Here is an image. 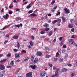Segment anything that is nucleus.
<instances>
[{
  "label": "nucleus",
  "mask_w": 77,
  "mask_h": 77,
  "mask_svg": "<svg viewBox=\"0 0 77 77\" xmlns=\"http://www.w3.org/2000/svg\"><path fill=\"white\" fill-rule=\"evenodd\" d=\"M26 77H32V72H29V73H27L26 75Z\"/></svg>",
  "instance_id": "f257e3e1"
},
{
  "label": "nucleus",
  "mask_w": 77,
  "mask_h": 77,
  "mask_svg": "<svg viewBox=\"0 0 77 77\" xmlns=\"http://www.w3.org/2000/svg\"><path fill=\"white\" fill-rule=\"evenodd\" d=\"M46 74V73L45 71H42V73L40 74L41 77H45Z\"/></svg>",
  "instance_id": "f03ea898"
},
{
  "label": "nucleus",
  "mask_w": 77,
  "mask_h": 77,
  "mask_svg": "<svg viewBox=\"0 0 77 77\" xmlns=\"http://www.w3.org/2000/svg\"><path fill=\"white\" fill-rule=\"evenodd\" d=\"M10 64L11 66H7V68H12V66H13V65H14V61H12L11 62Z\"/></svg>",
  "instance_id": "7ed1b4c3"
},
{
  "label": "nucleus",
  "mask_w": 77,
  "mask_h": 77,
  "mask_svg": "<svg viewBox=\"0 0 77 77\" xmlns=\"http://www.w3.org/2000/svg\"><path fill=\"white\" fill-rule=\"evenodd\" d=\"M0 69L2 70L5 69V66L3 64H0Z\"/></svg>",
  "instance_id": "20e7f679"
},
{
  "label": "nucleus",
  "mask_w": 77,
  "mask_h": 77,
  "mask_svg": "<svg viewBox=\"0 0 77 77\" xmlns=\"http://www.w3.org/2000/svg\"><path fill=\"white\" fill-rule=\"evenodd\" d=\"M20 56H21V54L20 53L16 54H15V57L17 59H18V58H19L20 57Z\"/></svg>",
  "instance_id": "39448f33"
},
{
  "label": "nucleus",
  "mask_w": 77,
  "mask_h": 77,
  "mask_svg": "<svg viewBox=\"0 0 77 77\" xmlns=\"http://www.w3.org/2000/svg\"><path fill=\"white\" fill-rule=\"evenodd\" d=\"M36 66V65H30L29 66V68H31L33 69H35Z\"/></svg>",
  "instance_id": "423d86ee"
},
{
  "label": "nucleus",
  "mask_w": 77,
  "mask_h": 77,
  "mask_svg": "<svg viewBox=\"0 0 77 77\" xmlns=\"http://www.w3.org/2000/svg\"><path fill=\"white\" fill-rule=\"evenodd\" d=\"M42 54V53L40 51H38L37 52L36 55L37 56H41Z\"/></svg>",
  "instance_id": "0eeeda50"
},
{
  "label": "nucleus",
  "mask_w": 77,
  "mask_h": 77,
  "mask_svg": "<svg viewBox=\"0 0 77 77\" xmlns=\"http://www.w3.org/2000/svg\"><path fill=\"white\" fill-rule=\"evenodd\" d=\"M13 26L14 27H17L19 28L20 27H22L23 26V24H22V23H20V24L14 25Z\"/></svg>",
  "instance_id": "6e6552de"
},
{
  "label": "nucleus",
  "mask_w": 77,
  "mask_h": 77,
  "mask_svg": "<svg viewBox=\"0 0 77 77\" xmlns=\"http://www.w3.org/2000/svg\"><path fill=\"white\" fill-rule=\"evenodd\" d=\"M9 14H6V15H4L3 16V18H5V19H6V20H8V17H9Z\"/></svg>",
  "instance_id": "1a4fd4ad"
},
{
  "label": "nucleus",
  "mask_w": 77,
  "mask_h": 77,
  "mask_svg": "<svg viewBox=\"0 0 77 77\" xmlns=\"http://www.w3.org/2000/svg\"><path fill=\"white\" fill-rule=\"evenodd\" d=\"M64 10L65 12H66V14H69V13H70V11H69V10L67 9V8H65L64 9Z\"/></svg>",
  "instance_id": "9d476101"
},
{
  "label": "nucleus",
  "mask_w": 77,
  "mask_h": 77,
  "mask_svg": "<svg viewBox=\"0 0 77 77\" xmlns=\"http://www.w3.org/2000/svg\"><path fill=\"white\" fill-rule=\"evenodd\" d=\"M38 62H39V60H38V59L37 58H35L34 62V63H37Z\"/></svg>",
  "instance_id": "9b49d317"
},
{
  "label": "nucleus",
  "mask_w": 77,
  "mask_h": 77,
  "mask_svg": "<svg viewBox=\"0 0 77 77\" xmlns=\"http://www.w3.org/2000/svg\"><path fill=\"white\" fill-rule=\"evenodd\" d=\"M57 20V22L58 23H60L61 22V21H62V20L61 19H58L56 20Z\"/></svg>",
  "instance_id": "f8f14e48"
},
{
  "label": "nucleus",
  "mask_w": 77,
  "mask_h": 77,
  "mask_svg": "<svg viewBox=\"0 0 77 77\" xmlns=\"http://www.w3.org/2000/svg\"><path fill=\"white\" fill-rule=\"evenodd\" d=\"M18 38H19V36L17 35L13 37V39H17Z\"/></svg>",
  "instance_id": "ddd939ff"
},
{
  "label": "nucleus",
  "mask_w": 77,
  "mask_h": 77,
  "mask_svg": "<svg viewBox=\"0 0 77 77\" xmlns=\"http://www.w3.org/2000/svg\"><path fill=\"white\" fill-rule=\"evenodd\" d=\"M7 59H4L3 60H2L0 61V62L1 63H3V62H5V61H6Z\"/></svg>",
  "instance_id": "4468645a"
},
{
  "label": "nucleus",
  "mask_w": 77,
  "mask_h": 77,
  "mask_svg": "<svg viewBox=\"0 0 77 77\" xmlns=\"http://www.w3.org/2000/svg\"><path fill=\"white\" fill-rule=\"evenodd\" d=\"M17 48L18 49L20 48V44L19 42H17Z\"/></svg>",
  "instance_id": "2eb2a0df"
},
{
  "label": "nucleus",
  "mask_w": 77,
  "mask_h": 77,
  "mask_svg": "<svg viewBox=\"0 0 77 77\" xmlns=\"http://www.w3.org/2000/svg\"><path fill=\"white\" fill-rule=\"evenodd\" d=\"M43 26L44 27H49V25L47 23H45V25H43Z\"/></svg>",
  "instance_id": "dca6fc26"
},
{
  "label": "nucleus",
  "mask_w": 77,
  "mask_h": 77,
  "mask_svg": "<svg viewBox=\"0 0 77 77\" xmlns=\"http://www.w3.org/2000/svg\"><path fill=\"white\" fill-rule=\"evenodd\" d=\"M45 30H46V32H47V33H48V31L49 30H50V28H46Z\"/></svg>",
  "instance_id": "f3484780"
},
{
  "label": "nucleus",
  "mask_w": 77,
  "mask_h": 77,
  "mask_svg": "<svg viewBox=\"0 0 77 77\" xmlns=\"http://www.w3.org/2000/svg\"><path fill=\"white\" fill-rule=\"evenodd\" d=\"M16 19L17 21H19V20H21V18L20 17H16Z\"/></svg>",
  "instance_id": "a211bd4d"
},
{
  "label": "nucleus",
  "mask_w": 77,
  "mask_h": 77,
  "mask_svg": "<svg viewBox=\"0 0 77 77\" xmlns=\"http://www.w3.org/2000/svg\"><path fill=\"white\" fill-rule=\"evenodd\" d=\"M68 27H69V28H72L73 27V26L72 25H71V24H69L68 25Z\"/></svg>",
  "instance_id": "6ab92c4d"
},
{
  "label": "nucleus",
  "mask_w": 77,
  "mask_h": 77,
  "mask_svg": "<svg viewBox=\"0 0 77 77\" xmlns=\"http://www.w3.org/2000/svg\"><path fill=\"white\" fill-rule=\"evenodd\" d=\"M62 20L63 22H65V21H66V18H65V17H62Z\"/></svg>",
  "instance_id": "aec40b11"
},
{
  "label": "nucleus",
  "mask_w": 77,
  "mask_h": 77,
  "mask_svg": "<svg viewBox=\"0 0 77 77\" xmlns=\"http://www.w3.org/2000/svg\"><path fill=\"white\" fill-rule=\"evenodd\" d=\"M53 34V32L52 31H50L48 33V36H51Z\"/></svg>",
  "instance_id": "412c9836"
},
{
  "label": "nucleus",
  "mask_w": 77,
  "mask_h": 77,
  "mask_svg": "<svg viewBox=\"0 0 77 77\" xmlns=\"http://www.w3.org/2000/svg\"><path fill=\"white\" fill-rule=\"evenodd\" d=\"M58 60V58H57V57L55 58V57H54L53 58V60L55 61H56L57 60Z\"/></svg>",
  "instance_id": "4be33fe9"
},
{
  "label": "nucleus",
  "mask_w": 77,
  "mask_h": 77,
  "mask_svg": "<svg viewBox=\"0 0 77 77\" xmlns=\"http://www.w3.org/2000/svg\"><path fill=\"white\" fill-rule=\"evenodd\" d=\"M55 3V0H52V2H51V5H53Z\"/></svg>",
  "instance_id": "5701e85b"
},
{
  "label": "nucleus",
  "mask_w": 77,
  "mask_h": 77,
  "mask_svg": "<svg viewBox=\"0 0 77 77\" xmlns=\"http://www.w3.org/2000/svg\"><path fill=\"white\" fill-rule=\"evenodd\" d=\"M11 56V53H8V54L6 55L7 57H10Z\"/></svg>",
  "instance_id": "b1692460"
},
{
  "label": "nucleus",
  "mask_w": 77,
  "mask_h": 77,
  "mask_svg": "<svg viewBox=\"0 0 77 77\" xmlns=\"http://www.w3.org/2000/svg\"><path fill=\"white\" fill-rule=\"evenodd\" d=\"M70 22L71 23H74L75 22V21L74 20V19H71L70 20Z\"/></svg>",
  "instance_id": "393cba45"
},
{
  "label": "nucleus",
  "mask_w": 77,
  "mask_h": 77,
  "mask_svg": "<svg viewBox=\"0 0 77 77\" xmlns=\"http://www.w3.org/2000/svg\"><path fill=\"white\" fill-rule=\"evenodd\" d=\"M71 75L72 77H74V76H75V73L73 72L71 74Z\"/></svg>",
  "instance_id": "a878e982"
},
{
  "label": "nucleus",
  "mask_w": 77,
  "mask_h": 77,
  "mask_svg": "<svg viewBox=\"0 0 77 77\" xmlns=\"http://www.w3.org/2000/svg\"><path fill=\"white\" fill-rule=\"evenodd\" d=\"M31 8V6H30V4L27 6L26 8V9H30Z\"/></svg>",
  "instance_id": "bb28decb"
},
{
  "label": "nucleus",
  "mask_w": 77,
  "mask_h": 77,
  "mask_svg": "<svg viewBox=\"0 0 77 77\" xmlns=\"http://www.w3.org/2000/svg\"><path fill=\"white\" fill-rule=\"evenodd\" d=\"M27 46L28 47V48H32V46H30V45H28Z\"/></svg>",
  "instance_id": "cd10ccee"
},
{
  "label": "nucleus",
  "mask_w": 77,
  "mask_h": 77,
  "mask_svg": "<svg viewBox=\"0 0 77 77\" xmlns=\"http://www.w3.org/2000/svg\"><path fill=\"white\" fill-rule=\"evenodd\" d=\"M29 57H26L25 58L24 61H27V60H29Z\"/></svg>",
  "instance_id": "c85d7f7f"
},
{
  "label": "nucleus",
  "mask_w": 77,
  "mask_h": 77,
  "mask_svg": "<svg viewBox=\"0 0 77 77\" xmlns=\"http://www.w3.org/2000/svg\"><path fill=\"white\" fill-rule=\"evenodd\" d=\"M29 44L31 46V47H33V42H29Z\"/></svg>",
  "instance_id": "c756f323"
},
{
  "label": "nucleus",
  "mask_w": 77,
  "mask_h": 77,
  "mask_svg": "<svg viewBox=\"0 0 77 77\" xmlns=\"http://www.w3.org/2000/svg\"><path fill=\"white\" fill-rule=\"evenodd\" d=\"M57 71L56 72H57L58 73L60 72V69H57Z\"/></svg>",
  "instance_id": "7c9ffc66"
},
{
  "label": "nucleus",
  "mask_w": 77,
  "mask_h": 77,
  "mask_svg": "<svg viewBox=\"0 0 77 77\" xmlns=\"http://www.w3.org/2000/svg\"><path fill=\"white\" fill-rule=\"evenodd\" d=\"M46 58H49V57H51V55H46Z\"/></svg>",
  "instance_id": "2f4dec72"
},
{
  "label": "nucleus",
  "mask_w": 77,
  "mask_h": 77,
  "mask_svg": "<svg viewBox=\"0 0 77 77\" xmlns=\"http://www.w3.org/2000/svg\"><path fill=\"white\" fill-rule=\"evenodd\" d=\"M63 72H66L67 71V69L64 68L63 69Z\"/></svg>",
  "instance_id": "473e14b6"
},
{
  "label": "nucleus",
  "mask_w": 77,
  "mask_h": 77,
  "mask_svg": "<svg viewBox=\"0 0 77 77\" xmlns=\"http://www.w3.org/2000/svg\"><path fill=\"white\" fill-rule=\"evenodd\" d=\"M67 65L68 66H72V64H71L70 63H67Z\"/></svg>",
  "instance_id": "72a5a7b5"
},
{
  "label": "nucleus",
  "mask_w": 77,
  "mask_h": 77,
  "mask_svg": "<svg viewBox=\"0 0 77 77\" xmlns=\"http://www.w3.org/2000/svg\"><path fill=\"white\" fill-rule=\"evenodd\" d=\"M36 15L34 13L31 14V16H34V17H36Z\"/></svg>",
  "instance_id": "f704fd0d"
},
{
  "label": "nucleus",
  "mask_w": 77,
  "mask_h": 77,
  "mask_svg": "<svg viewBox=\"0 0 77 77\" xmlns=\"http://www.w3.org/2000/svg\"><path fill=\"white\" fill-rule=\"evenodd\" d=\"M13 13V11H9V12H8V14H10V15H11V14H12Z\"/></svg>",
  "instance_id": "c9c22d12"
},
{
  "label": "nucleus",
  "mask_w": 77,
  "mask_h": 77,
  "mask_svg": "<svg viewBox=\"0 0 77 77\" xmlns=\"http://www.w3.org/2000/svg\"><path fill=\"white\" fill-rule=\"evenodd\" d=\"M58 75V72H56L55 73V76L56 77H57Z\"/></svg>",
  "instance_id": "e433bc0d"
},
{
  "label": "nucleus",
  "mask_w": 77,
  "mask_h": 77,
  "mask_svg": "<svg viewBox=\"0 0 77 77\" xmlns=\"http://www.w3.org/2000/svg\"><path fill=\"white\" fill-rule=\"evenodd\" d=\"M56 22H57V21L56 20H54L52 22V23L54 24V23H56Z\"/></svg>",
  "instance_id": "4c0bfd02"
},
{
  "label": "nucleus",
  "mask_w": 77,
  "mask_h": 77,
  "mask_svg": "<svg viewBox=\"0 0 77 77\" xmlns=\"http://www.w3.org/2000/svg\"><path fill=\"white\" fill-rule=\"evenodd\" d=\"M45 49L46 50H48V51H49L50 50V49L48 47H46L45 48Z\"/></svg>",
  "instance_id": "58836bf2"
},
{
  "label": "nucleus",
  "mask_w": 77,
  "mask_h": 77,
  "mask_svg": "<svg viewBox=\"0 0 77 77\" xmlns=\"http://www.w3.org/2000/svg\"><path fill=\"white\" fill-rule=\"evenodd\" d=\"M60 12L59 11L56 14V15L57 16H58V15H60Z\"/></svg>",
  "instance_id": "ea45409f"
},
{
  "label": "nucleus",
  "mask_w": 77,
  "mask_h": 77,
  "mask_svg": "<svg viewBox=\"0 0 77 77\" xmlns=\"http://www.w3.org/2000/svg\"><path fill=\"white\" fill-rule=\"evenodd\" d=\"M31 38L32 39H33V40H34V39H35V36L33 35L31 36Z\"/></svg>",
  "instance_id": "a19ab883"
},
{
  "label": "nucleus",
  "mask_w": 77,
  "mask_h": 77,
  "mask_svg": "<svg viewBox=\"0 0 77 77\" xmlns=\"http://www.w3.org/2000/svg\"><path fill=\"white\" fill-rule=\"evenodd\" d=\"M33 12V11L32 10H30L28 12V14H31V13H32Z\"/></svg>",
  "instance_id": "79ce46f5"
},
{
  "label": "nucleus",
  "mask_w": 77,
  "mask_h": 77,
  "mask_svg": "<svg viewBox=\"0 0 77 77\" xmlns=\"http://www.w3.org/2000/svg\"><path fill=\"white\" fill-rule=\"evenodd\" d=\"M20 70V68H18L16 69V72H19V71Z\"/></svg>",
  "instance_id": "37998d69"
},
{
  "label": "nucleus",
  "mask_w": 77,
  "mask_h": 77,
  "mask_svg": "<svg viewBox=\"0 0 77 77\" xmlns=\"http://www.w3.org/2000/svg\"><path fill=\"white\" fill-rule=\"evenodd\" d=\"M40 33H41V34H42V35H43V34H44V33H45V32L42 31L40 32Z\"/></svg>",
  "instance_id": "c03bdc74"
},
{
  "label": "nucleus",
  "mask_w": 77,
  "mask_h": 77,
  "mask_svg": "<svg viewBox=\"0 0 77 77\" xmlns=\"http://www.w3.org/2000/svg\"><path fill=\"white\" fill-rule=\"evenodd\" d=\"M59 53L57 52L56 55V57H57V56H59Z\"/></svg>",
  "instance_id": "a18cd8bd"
},
{
  "label": "nucleus",
  "mask_w": 77,
  "mask_h": 77,
  "mask_svg": "<svg viewBox=\"0 0 77 77\" xmlns=\"http://www.w3.org/2000/svg\"><path fill=\"white\" fill-rule=\"evenodd\" d=\"M14 52H17L18 51V50L16 49H14Z\"/></svg>",
  "instance_id": "49530a36"
},
{
  "label": "nucleus",
  "mask_w": 77,
  "mask_h": 77,
  "mask_svg": "<svg viewBox=\"0 0 77 77\" xmlns=\"http://www.w3.org/2000/svg\"><path fill=\"white\" fill-rule=\"evenodd\" d=\"M56 38H55L53 41V44H54V42H56Z\"/></svg>",
  "instance_id": "de8ad7c7"
},
{
  "label": "nucleus",
  "mask_w": 77,
  "mask_h": 77,
  "mask_svg": "<svg viewBox=\"0 0 77 77\" xmlns=\"http://www.w3.org/2000/svg\"><path fill=\"white\" fill-rule=\"evenodd\" d=\"M63 48H66V46L65 45H63Z\"/></svg>",
  "instance_id": "09e8293b"
},
{
  "label": "nucleus",
  "mask_w": 77,
  "mask_h": 77,
  "mask_svg": "<svg viewBox=\"0 0 77 77\" xmlns=\"http://www.w3.org/2000/svg\"><path fill=\"white\" fill-rule=\"evenodd\" d=\"M63 60V58H60L59 59V61L60 62H62Z\"/></svg>",
  "instance_id": "8fccbe9b"
},
{
  "label": "nucleus",
  "mask_w": 77,
  "mask_h": 77,
  "mask_svg": "<svg viewBox=\"0 0 77 77\" xmlns=\"http://www.w3.org/2000/svg\"><path fill=\"white\" fill-rule=\"evenodd\" d=\"M74 30H75V29H74V28H72L71 29V31L72 32H74Z\"/></svg>",
  "instance_id": "3c124183"
},
{
  "label": "nucleus",
  "mask_w": 77,
  "mask_h": 77,
  "mask_svg": "<svg viewBox=\"0 0 77 77\" xmlns=\"http://www.w3.org/2000/svg\"><path fill=\"white\" fill-rule=\"evenodd\" d=\"M69 41L70 42H72V39H69Z\"/></svg>",
  "instance_id": "603ef678"
},
{
  "label": "nucleus",
  "mask_w": 77,
  "mask_h": 77,
  "mask_svg": "<svg viewBox=\"0 0 77 77\" xmlns=\"http://www.w3.org/2000/svg\"><path fill=\"white\" fill-rule=\"evenodd\" d=\"M22 53H26V51L25 50H22Z\"/></svg>",
  "instance_id": "864d4df0"
},
{
  "label": "nucleus",
  "mask_w": 77,
  "mask_h": 77,
  "mask_svg": "<svg viewBox=\"0 0 77 77\" xmlns=\"http://www.w3.org/2000/svg\"><path fill=\"white\" fill-rule=\"evenodd\" d=\"M63 53H64L65 52V50L63 49L62 51Z\"/></svg>",
  "instance_id": "5fc2aeb1"
},
{
  "label": "nucleus",
  "mask_w": 77,
  "mask_h": 77,
  "mask_svg": "<svg viewBox=\"0 0 77 77\" xmlns=\"http://www.w3.org/2000/svg\"><path fill=\"white\" fill-rule=\"evenodd\" d=\"M63 37H61L59 38V41H62Z\"/></svg>",
  "instance_id": "6e6d98bb"
},
{
  "label": "nucleus",
  "mask_w": 77,
  "mask_h": 77,
  "mask_svg": "<svg viewBox=\"0 0 77 77\" xmlns=\"http://www.w3.org/2000/svg\"><path fill=\"white\" fill-rule=\"evenodd\" d=\"M38 11V9H36L34 11V13H36L37 12V11Z\"/></svg>",
  "instance_id": "4d7b16f0"
},
{
  "label": "nucleus",
  "mask_w": 77,
  "mask_h": 77,
  "mask_svg": "<svg viewBox=\"0 0 77 77\" xmlns=\"http://www.w3.org/2000/svg\"><path fill=\"white\" fill-rule=\"evenodd\" d=\"M49 66L50 67H52V66H53V65L51 64H49Z\"/></svg>",
  "instance_id": "13d9d810"
},
{
  "label": "nucleus",
  "mask_w": 77,
  "mask_h": 77,
  "mask_svg": "<svg viewBox=\"0 0 77 77\" xmlns=\"http://www.w3.org/2000/svg\"><path fill=\"white\" fill-rule=\"evenodd\" d=\"M1 12L2 13H3V12H4V9H3V8L1 10Z\"/></svg>",
  "instance_id": "bf43d9fd"
},
{
  "label": "nucleus",
  "mask_w": 77,
  "mask_h": 77,
  "mask_svg": "<svg viewBox=\"0 0 77 77\" xmlns=\"http://www.w3.org/2000/svg\"><path fill=\"white\" fill-rule=\"evenodd\" d=\"M3 76V74H1V73H0V77H2Z\"/></svg>",
  "instance_id": "052dcab7"
},
{
  "label": "nucleus",
  "mask_w": 77,
  "mask_h": 77,
  "mask_svg": "<svg viewBox=\"0 0 77 77\" xmlns=\"http://www.w3.org/2000/svg\"><path fill=\"white\" fill-rule=\"evenodd\" d=\"M63 44L62 43H61L60 44V47H62V45H63Z\"/></svg>",
  "instance_id": "680f3d73"
},
{
  "label": "nucleus",
  "mask_w": 77,
  "mask_h": 77,
  "mask_svg": "<svg viewBox=\"0 0 77 77\" xmlns=\"http://www.w3.org/2000/svg\"><path fill=\"white\" fill-rule=\"evenodd\" d=\"M56 66H53L54 70H55V69H56Z\"/></svg>",
  "instance_id": "e2e57ef3"
},
{
  "label": "nucleus",
  "mask_w": 77,
  "mask_h": 77,
  "mask_svg": "<svg viewBox=\"0 0 77 77\" xmlns=\"http://www.w3.org/2000/svg\"><path fill=\"white\" fill-rule=\"evenodd\" d=\"M55 10V9H57V6H55L53 8Z\"/></svg>",
  "instance_id": "0e129e2a"
},
{
  "label": "nucleus",
  "mask_w": 77,
  "mask_h": 77,
  "mask_svg": "<svg viewBox=\"0 0 77 77\" xmlns=\"http://www.w3.org/2000/svg\"><path fill=\"white\" fill-rule=\"evenodd\" d=\"M7 42H8V41H5L4 42V44H6Z\"/></svg>",
  "instance_id": "69168bd1"
},
{
  "label": "nucleus",
  "mask_w": 77,
  "mask_h": 77,
  "mask_svg": "<svg viewBox=\"0 0 77 77\" xmlns=\"http://www.w3.org/2000/svg\"><path fill=\"white\" fill-rule=\"evenodd\" d=\"M20 11V9L19 8H18L16 10V12H18V11Z\"/></svg>",
  "instance_id": "338daca9"
},
{
  "label": "nucleus",
  "mask_w": 77,
  "mask_h": 77,
  "mask_svg": "<svg viewBox=\"0 0 77 77\" xmlns=\"http://www.w3.org/2000/svg\"><path fill=\"white\" fill-rule=\"evenodd\" d=\"M5 10H8V7L7 6H5Z\"/></svg>",
  "instance_id": "774afa93"
}]
</instances>
